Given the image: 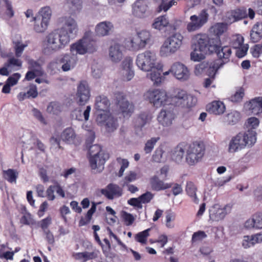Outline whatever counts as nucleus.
Returning a JSON list of instances; mask_svg holds the SVG:
<instances>
[{"mask_svg": "<svg viewBox=\"0 0 262 262\" xmlns=\"http://www.w3.org/2000/svg\"><path fill=\"white\" fill-rule=\"evenodd\" d=\"M62 26L46 35L43 42V52L50 55L64 49L75 38L78 32L77 21L71 16L60 18Z\"/></svg>", "mask_w": 262, "mask_h": 262, "instance_id": "obj_1", "label": "nucleus"}, {"mask_svg": "<svg viewBox=\"0 0 262 262\" xmlns=\"http://www.w3.org/2000/svg\"><path fill=\"white\" fill-rule=\"evenodd\" d=\"M217 39L210 38L206 34H198L192 38L193 51L191 53V59L198 61L201 59L202 54L213 53L216 49Z\"/></svg>", "mask_w": 262, "mask_h": 262, "instance_id": "obj_2", "label": "nucleus"}, {"mask_svg": "<svg viewBox=\"0 0 262 262\" xmlns=\"http://www.w3.org/2000/svg\"><path fill=\"white\" fill-rule=\"evenodd\" d=\"M98 46L91 31H86L81 39L71 44L70 47V52L76 56L77 54H92L96 52Z\"/></svg>", "mask_w": 262, "mask_h": 262, "instance_id": "obj_3", "label": "nucleus"}, {"mask_svg": "<svg viewBox=\"0 0 262 262\" xmlns=\"http://www.w3.org/2000/svg\"><path fill=\"white\" fill-rule=\"evenodd\" d=\"M256 141V135L254 132L239 133L230 141L228 151L230 153H234L244 149L246 146L251 147L255 144Z\"/></svg>", "mask_w": 262, "mask_h": 262, "instance_id": "obj_4", "label": "nucleus"}, {"mask_svg": "<svg viewBox=\"0 0 262 262\" xmlns=\"http://www.w3.org/2000/svg\"><path fill=\"white\" fill-rule=\"evenodd\" d=\"M183 36L176 33L168 37L160 47L159 54L161 57H169L180 50L183 45Z\"/></svg>", "mask_w": 262, "mask_h": 262, "instance_id": "obj_5", "label": "nucleus"}, {"mask_svg": "<svg viewBox=\"0 0 262 262\" xmlns=\"http://www.w3.org/2000/svg\"><path fill=\"white\" fill-rule=\"evenodd\" d=\"M205 151V146L200 142L186 144L185 162L189 166L196 165L202 160Z\"/></svg>", "mask_w": 262, "mask_h": 262, "instance_id": "obj_6", "label": "nucleus"}, {"mask_svg": "<svg viewBox=\"0 0 262 262\" xmlns=\"http://www.w3.org/2000/svg\"><path fill=\"white\" fill-rule=\"evenodd\" d=\"M136 63L139 69L144 72L158 68L157 55L154 52L149 50L139 53L137 56Z\"/></svg>", "mask_w": 262, "mask_h": 262, "instance_id": "obj_7", "label": "nucleus"}, {"mask_svg": "<svg viewBox=\"0 0 262 262\" xmlns=\"http://www.w3.org/2000/svg\"><path fill=\"white\" fill-rule=\"evenodd\" d=\"M144 99L154 107H161L168 103L166 92L161 89L149 90L144 95Z\"/></svg>", "mask_w": 262, "mask_h": 262, "instance_id": "obj_8", "label": "nucleus"}, {"mask_svg": "<svg viewBox=\"0 0 262 262\" xmlns=\"http://www.w3.org/2000/svg\"><path fill=\"white\" fill-rule=\"evenodd\" d=\"M208 14L206 10H203L198 15H193L190 16V21L187 25L188 32H193L200 29L208 20Z\"/></svg>", "mask_w": 262, "mask_h": 262, "instance_id": "obj_9", "label": "nucleus"}, {"mask_svg": "<svg viewBox=\"0 0 262 262\" xmlns=\"http://www.w3.org/2000/svg\"><path fill=\"white\" fill-rule=\"evenodd\" d=\"M232 205L227 204L222 206L215 204L209 209V217L212 221H220L224 219L226 215L231 212Z\"/></svg>", "mask_w": 262, "mask_h": 262, "instance_id": "obj_10", "label": "nucleus"}, {"mask_svg": "<svg viewBox=\"0 0 262 262\" xmlns=\"http://www.w3.org/2000/svg\"><path fill=\"white\" fill-rule=\"evenodd\" d=\"M96 121L100 125L104 126L108 132H114L118 126L117 120L109 112L98 114Z\"/></svg>", "mask_w": 262, "mask_h": 262, "instance_id": "obj_11", "label": "nucleus"}, {"mask_svg": "<svg viewBox=\"0 0 262 262\" xmlns=\"http://www.w3.org/2000/svg\"><path fill=\"white\" fill-rule=\"evenodd\" d=\"M170 71L176 79L181 81H187L190 77V73L188 68L180 62L173 63Z\"/></svg>", "mask_w": 262, "mask_h": 262, "instance_id": "obj_12", "label": "nucleus"}, {"mask_svg": "<svg viewBox=\"0 0 262 262\" xmlns=\"http://www.w3.org/2000/svg\"><path fill=\"white\" fill-rule=\"evenodd\" d=\"M176 117V115L173 108H163L157 116L158 122L163 126L168 127L171 125Z\"/></svg>", "mask_w": 262, "mask_h": 262, "instance_id": "obj_13", "label": "nucleus"}, {"mask_svg": "<svg viewBox=\"0 0 262 262\" xmlns=\"http://www.w3.org/2000/svg\"><path fill=\"white\" fill-rule=\"evenodd\" d=\"M123 47L122 45L115 42L108 49V58L113 63L120 62L123 58Z\"/></svg>", "mask_w": 262, "mask_h": 262, "instance_id": "obj_14", "label": "nucleus"}, {"mask_svg": "<svg viewBox=\"0 0 262 262\" xmlns=\"http://www.w3.org/2000/svg\"><path fill=\"white\" fill-rule=\"evenodd\" d=\"M90 89L85 81H81L77 86L76 100L79 105L85 104L90 97Z\"/></svg>", "mask_w": 262, "mask_h": 262, "instance_id": "obj_15", "label": "nucleus"}, {"mask_svg": "<svg viewBox=\"0 0 262 262\" xmlns=\"http://www.w3.org/2000/svg\"><path fill=\"white\" fill-rule=\"evenodd\" d=\"M148 3L146 0H137L132 6V12L134 16L143 18L147 15Z\"/></svg>", "mask_w": 262, "mask_h": 262, "instance_id": "obj_16", "label": "nucleus"}, {"mask_svg": "<svg viewBox=\"0 0 262 262\" xmlns=\"http://www.w3.org/2000/svg\"><path fill=\"white\" fill-rule=\"evenodd\" d=\"M246 111L254 115L262 113V97H256L245 103Z\"/></svg>", "mask_w": 262, "mask_h": 262, "instance_id": "obj_17", "label": "nucleus"}, {"mask_svg": "<svg viewBox=\"0 0 262 262\" xmlns=\"http://www.w3.org/2000/svg\"><path fill=\"white\" fill-rule=\"evenodd\" d=\"M78 61L77 56L72 53L64 54L60 60L62 64L61 69L64 72H68L73 69Z\"/></svg>", "mask_w": 262, "mask_h": 262, "instance_id": "obj_18", "label": "nucleus"}, {"mask_svg": "<svg viewBox=\"0 0 262 262\" xmlns=\"http://www.w3.org/2000/svg\"><path fill=\"white\" fill-rule=\"evenodd\" d=\"M115 97L118 104L124 115H130L134 110L133 104L127 100L122 93H116Z\"/></svg>", "mask_w": 262, "mask_h": 262, "instance_id": "obj_19", "label": "nucleus"}, {"mask_svg": "<svg viewBox=\"0 0 262 262\" xmlns=\"http://www.w3.org/2000/svg\"><path fill=\"white\" fill-rule=\"evenodd\" d=\"M101 192L108 199L113 200L114 198L121 196L123 194V189L118 185L111 183L105 188L102 189Z\"/></svg>", "mask_w": 262, "mask_h": 262, "instance_id": "obj_20", "label": "nucleus"}, {"mask_svg": "<svg viewBox=\"0 0 262 262\" xmlns=\"http://www.w3.org/2000/svg\"><path fill=\"white\" fill-rule=\"evenodd\" d=\"M89 161L93 173H99L103 170L105 162L103 155H94L90 156Z\"/></svg>", "mask_w": 262, "mask_h": 262, "instance_id": "obj_21", "label": "nucleus"}, {"mask_svg": "<svg viewBox=\"0 0 262 262\" xmlns=\"http://www.w3.org/2000/svg\"><path fill=\"white\" fill-rule=\"evenodd\" d=\"M114 25L109 21L98 23L95 27V33L97 36L104 37L110 35L113 31Z\"/></svg>", "mask_w": 262, "mask_h": 262, "instance_id": "obj_22", "label": "nucleus"}, {"mask_svg": "<svg viewBox=\"0 0 262 262\" xmlns=\"http://www.w3.org/2000/svg\"><path fill=\"white\" fill-rule=\"evenodd\" d=\"M215 46L216 49L214 52L216 53L220 59H223L222 61L219 60L220 63H224V64L227 63L229 61L232 53L231 48L229 46L221 47L217 40L215 43Z\"/></svg>", "mask_w": 262, "mask_h": 262, "instance_id": "obj_23", "label": "nucleus"}, {"mask_svg": "<svg viewBox=\"0 0 262 262\" xmlns=\"http://www.w3.org/2000/svg\"><path fill=\"white\" fill-rule=\"evenodd\" d=\"M122 73L125 80L129 81L134 76V71L133 70V59L127 57L122 62Z\"/></svg>", "mask_w": 262, "mask_h": 262, "instance_id": "obj_24", "label": "nucleus"}, {"mask_svg": "<svg viewBox=\"0 0 262 262\" xmlns=\"http://www.w3.org/2000/svg\"><path fill=\"white\" fill-rule=\"evenodd\" d=\"M185 153L186 154V144H179L171 150L172 160L178 164L182 163L185 161V159H184Z\"/></svg>", "mask_w": 262, "mask_h": 262, "instance_id": "obj_25", "label": "nucleus"}, {"mask_svg": "<svg viewBox=\"0 0 262 262\" xmlns=\"http://www.w3.org/2000/svg\"><path fill=\"white\" fill-rule=\"evenodd\" d=\"M149 183L152 190L159 191L168 189L172 187V183H165L157 176H154L149 179Z\"/></svg>", "mask_w": 262, "mask_h": 262, "instance_id": "obj_26", "label": "nucleus"}, {"mask_svg": "<svg viewBox=\"0 0 262 262\" xmlns=\"http://www.w3.org/2000/svg\"><path fill=\"white\" fill-rule=\"evenodd\" d=\"M206 110L210 114L220 115L225 112L226 107L223 102L213 101L206 105Z\"/></svg>", "mask_w": 262, "mask_h": 262, "instance_id": "obj_27", "label": "nucleus"}, {"mask_svg": "<svg viewBox=\"0 0 262 262\" xmlns=\"http://www.w3.org/2000/svg\"><path fill=\"white\" fill-rule=\"evenodd\" d=\"M91 111V107L90 105L86 106L84 110L81 107H78L72 112V118L79 121H88Z\"/></svg>", "mask_w": 262, "mask_h": 262, "instance_id": "obj_28", "label": "nucleus"}, {"mask_svg": "<svg viewBox=\"0 0 262 262\" xmlns=\"http://www.w3.org/2000/svg\"><path fill=\"white\" fill-rule=\"evenodd\" d=\"M99 251L94 249L92 251H84L83 252H78L73 254V257L76 260H79L81 262H85L89 260L93 259L98 256Z\"/></svg>", "mask_w": 262, "mask_h": 262, "instance_id": "obj_29", "label": "nucleus"}, {"mask_svg": "<svg viewBox=\"0 0 262 262\" xmlns=\"http://www.w3.org/2000/svg\"><path fill=\"white\" fill-rule=\"evenodd\" d=\"M124 45L127 50L132 51H137L144 48L136 35L126 39Z\"/></svg>", "mask_w": 262, "mask_h": 262, "instance_id": "obj_30", "label": "nucleus"}, {"mask_svg": "<svg viewBox=\"0 0 262 262\" xmlns=\"http://www.w3.org/2000/svg\"><path fill=\"white\" fill-rule=\"evenodd\" d=\"M262 38V23L257 22L252 27L250 31V40L255 43Z\"/></svg>", "mask_w": 262, "mask_h": 262, "instance_id": "obj_31", "label": "nucleus"}, {"mask_svg": "<svg viewBox=\"0 0 262 262\" xmlns=\"http://www.w3.org/2000/svg\"><path fill=\"white\" fill-rule=\"evenodd\" d=\"M110 103L107 98L104 96H99L96 97L95 100V108L97 111H102L105 113L108 112L107 111L110 106Z\"/></svg>", "mask_w": 262, "mask_h": 262, "instance_id": "obj_32", "label": "nucleus"}, {"mask_svg": "<svg viewBox=\"0 0 262 262\" xmlns=\"http://www.w3.org/2000/svg\"><path fill=\"white\" fill-rule=\"evenodd\" d=\"M76 135L72 128H66L60 135V139L68 144H73L76 140Z\"/></svg>", "mask_w": 262, "mask_h": 262, "instance_id": "obj_33", "label": "nucleus"}, {"mask_svg": "<svg viewBox=\"0 0 262 262\" xmlns=\"http://www.w3.org/2000/svg\"><path fill=\"white\" fill-rule=\"evenodd\" d=\"M65 6L69 9L71 14H75L81 10L82 2L81 0H67Z\"/></svg>", "mask_w": 262, "mask_h": 262, "instance_id": "obj_34", "label": "nucleus"}, {"mask_svg": "<svg viewBox=\"0 0 262 262\" xmlns=\"http://www.w3.org/2000/svg\"><path fill=\"white\" fill-rule=\"evenodd\" d=\"M227 25L225 23H219L214 24L210 29L211 33L215 35L218 38H216L219 42V38L224 32L227 31Z\"/></svg>", "mask_w": 262, "mask_h": 262, "instance_id": "obj_35", "label": "nucleus"}, {"mask_svg": "<svg viewBox=\"0 0 262 262\" xmlns=\"http://www.w3.org/2000/svg\"><path fill=\"white\" fill-rule=\"evenodd\" d=\"M33 20L35 22L34 29L36 32L43 33L47 29L49 23L42 20L40 17H33Z\"/></svg>", "mask_w": 262, "mask_h": 262, "instance_id": "obj_36", "label": "nucleus"}, {"mask_svg": "<svg viewBox=\"0 0 262 262\" xmlns=\"http://www.w3.org/2000/svg\"><path fill=\"white\" fill-rule=\"evenodd\" d=\"M224 63H220L219 61H214L208 62V68L206 70V74L212 78H214L217 70L222 68Z\"/></svg>", "mask_w": 262, "mask_h": 262, "instance_id": "obj_37", "label": "nucleus"}, {"mask_svg": "<svg viewBox=\"0 0 262 262\" xmlns=\"http://www.w3.org/2000/svg\"><path fill=\"white\" fill-rule=\"evenodd\" d=\"M169 25V21L166 15L159 16L155 19L152 24L154 28L160 30Z\"/></svg>", "mask_w": 262, "mask_h": 262, "instance_id": "obj_38", "label": "nucleus"}, {"mask_svg": "<svg viewBox=\"0 0 262 262\" xmlns=\"http://www.w3.org/2000/svg\"><path fill=\"white\" fill-rule=\"evenodd\" d=\"M187 93L186 91L177 89L175 91L173 96L172 97L173 101L175 102L178 104V105H182L183 103H184L185 99L187 98Z\"/></svg>", "mask_w": 262, "mask_h": 262, "instance_id": "obj_39", "label": "nucleus"}, {"mask_svg": "<svg viewBox=\"0 0 262 262\" xmlns=\"http://www.w3.org/2000/svg\"><path fill=\"white\" fill-rule=\"evenodd\" d=\"M186 191L187 194L191 198L192 200L195 203H199V200L196 194V188L192 182H188L187 183Z\"/></svg>", "mask_w": 262, "mask_h": 262, "instance_id": "obj_40", "label": "nucleus"}, {"mask_svg": "<svg viewBox=\"0 0 262 262\" xmlns=\"http://www.w3.org/2000/svg\"><path fill=\"white\" fill-rule=\"evenodd\" d=\"M136 35L138 37L143 47L144 48L150 40V33L147 30H142L138 32Z\"/></svg>", "mask_w": 262, "mask_h": 262, "instance_id": "obj_41", "label": "nucleus"}, {"mask_svg": "<svg viewBox=\"0 0 262 262\" xmlns=\"http://www.w3.org/2000/svg\"><path fill=\"white\" fill-rule=\"evenodd\" d=\"M240 119V114L238 112L233 111L228 114L224 118V121L228 124L233 125L236 123Z\"/></svg>", "mask_w": 262, "mask_h": 262, "instance_id": "obj_42", "label": "nucleus"}, {"mask_svg": "<svg viewBox=\"0 0 262 262\" xmlns=\"http://www.w3.org/2000/svg\"><path fill=\"white\" fill-rule=\"evenodd\" d=\"M29 64V68L36 72L37 75H42L43 74V71L41 68V66L40 63L33 59H29L28 61Z\"/></svg>", "mask_w": 262, "mask_h": 262, "instance_id": "obj_43", "label": "nucleus"}, {"mask_svg": "<svg viewBox=\"0 0 262 262\" xmlns=\"http://www.w3.org/2000/svg\"><path fill=\"white\" fill-rule=\"evenodd\" d=\"M3 177L9 182L15 183L18 177V172L13 169H9L3 171Z\"/></svg>", "mask_w": 262, "mask_h": 262, "instance_id": "obj_44", "label": "nucleus"}, {"mask_svg": "<svg viewBox=\"0 0 262 262\" xmlns=\"http://www.w3.org/2000/svg\"><path fill=\"white\" fill-rule=\"evenodd\" d=\"M150 228L145 230L142 232H139L135 236L136 241L141 244H146L147 237L149 236Z\"/></svg>", "mask_w": 262, "mask_h": 262, "instance_id": "obj_45", "label": "nucleus"}, {"mask_svg": "<svg viewBox=\"0 0 262 262\" xmlns=\"http://www.w3.org/2000/svg\"><path fill=\"white\" fill-rule=\"evenodd\" d=\"M52 15V11L49 7H45L42 8L39 11V14L37 17H40L42 20H43L49 23Z\"/></svg>", "mask_w": 262, "mask_h": 262, "instance_id": "obj_46", "label": "nucleus"}, {"mask_svg": "<svg viewBox=\"0 0 262 262\" xmlns=\"http://www.w3.org/2000/svg\"><path fill=\"white\" fill-rule=\"evenodd\" d=\"M160 140V137H152L148 140L144 147V151L146 154L150 153L153 150L156 144Z\"/></svg>", "mask_w": 262, "mask_h": 262, "instance_id": "obj_47", "label": "nucleus"}, {"mask_svg": "<svg viewBox=\"0 0 262 262\" xmlns=\"http://www.w3.org/2000/svg\"><path fill=\"white\" fill-rule=\"evenodd\" d=\"M149 117L148 114L142 113L140 114L136 121V126L138 127L142 128L148 122Z\"/></svg>", "mask_w": 262, "mask_h": 262, "instance_id": "obj_48", "label": "nucleus"}, {"mask_svg": "<svg viewBox=\"0 0 262 262\" xmlns=\"http://www.w3.org/2000/svg\"><path fill=\"white\" fill-rule=\"evenodd\" d=\"M208 68V62L203 61L195 66L194 73L195 75L200 76L204 73H206L207 69Z\"/></svg>", "mask_w": 262, "mask_h": 262, "instance_id": "obj_49", "label": "nucleus"}, {"mask_svg": "<svg viewBox=\"0 0 262 262\" xmlns=\"http://www.w3.org/2000/svg\"><path fill=\"white\" fill-rule=\"evenodd\" d=\"M177 3V2L175 0H171L170 1L165 0V1H163L162 3H160V5L158 7V11L161 12L162 11H164L165 12H166L172 6L176 5Z\"/></svg>", "mask_w": 262, "mask_h": 262, "instance_id": "obj_50", "label": "nucleus"}, {"mask_svg": "<svg viewBox=\"0 0 262 262\" xmlns=\"http://www.w3.org/2000/svg\"><path fill=\"white\" fill-rule=\"evenodd\" d=\"M176 217V214L171 211H168L166 215V224L167 228L171 229L174 228V224L173 222L175 220Z\"/></svg>", "mask_w": 262, "mask_h": 262, "instance_id": "obj_51", "label": "nucleus"}, {"mask_svg": "<svg viewBox=\"0 0 262 262\" xmlns=\"http://www.w3.org/2000/svg\"><path fill=\"white\" fill-rule=\"evenodd\" d=\"M156 84H159L161 83L163 77L161 76L160 73L158 71H153L147 75Z\"/></svg>", "mask_w": 262, "mask_h": 262, "instance_id": "obj_52", "label": "nucleus"}, {"mask_svg": "<svg viewBox=\"0 0 262 262\" xmlns=\"http://www.w3.org/2000/svg\"><path fill=\"white\" fill-rule=\"evenodd\" d=\"M254 240V238L253 235L251 236H244L242 241L243 247L245 249H247L252 246H254L256 244V243Z\"/></svg>", "mask_w": 262, "mask_h": 262, "instance_id": "obj_53", "label": "nucleus"}, {"mask_svg": "<svg viewBox=\"0 0 262 262\" xmlns=\"http://www.w3.org/2000/svg\"><path fill=\"white\" fill-rule=\"evenodd\" d=\"M137 179V174L134 171H130L124 177L123 180L122 187L135 181Z\"/></svg>", "mask_w": 262, "mask_h": 262, "instance_id": "obj_54", "label": "nucleus"}, {"mask_svg": "<svg viewBox=\"0 0 262 262\" xmlns=\"http://www.w3.org/2000/svg\"><path fill=\"white\" fill-rule=\"evenodd\" d=\"M164 151L161 148H158L155 150L152 159L155 162H161L165 160L164 156Z\"/></svg>", "mask_w": 262, "mask_h": 262, "instance_id": "obj_55", "label": "nucleus"}, {"mask_svg": "<svg viewBox=\"0 0 262 262\" xmlns=\"http://www.w3.org/2000/svg\"><path fill=\"white\" fill-rule=\"evenodd\" d=\"M60 136L57 135L53 136L50 140V142L51 145V148L53 150H57L58 149L61 148V146L60 145Z\"/></svg>", "mask_w": 262, "mask_h": 262, "instance_id": "obj_56", "label": "nucleus"}, {"mask_svg": "<svg viewBox=\"0 0 262 262\" xmlns=\"http://www.w3.org/2000/svg\"><path fill=\"white\" fill-rule=\"evenodd\" d=\"M117 161L121 165V167L118 172V176L121 177L123 176L125 169L128 167L129 162L127 159L121 158H118Z\"/></svg>", "mask_w": 262, "mask_h": 262, "instance_id": "obj_57", "label": "nucleus"}, {"mask_svg": "<svg viewBox=\"0 0 262 262\" xmlns=\"http://www.w3.org/2000/svg\"><path fill=\"white\" fill-rule=\"evenodd\" d=\"M14 44L15 55L16 57H19L21 56L24 49L27 46V45L19 41L14 42Z\"/></svg>", "mask_w": 262, "mask_h": 262, "instance_id": "obj_58", "label": "nucleus"}, {"mask_svg": "<svg viewBox=\"0 0 262 262\" xmlns=\"http://www.w3.org/2000/svg\"><path fill=\"white\" fill-rule=\"evenodd\" d=\"M232 46L235 49L239 48L246 44L244 43V38L242 36L238 35L232 40Z\"/></svg>", "mask_w": 262, "mask_h": 262, "instance_id": "obj_59", "label": "nucleus"}, {"mask_svg": "<svg viewBox=\"0 0 262 262\" xmlns=\"http://www.w3.org/2000/svg\"><path fill=\"white\" fill-rule=\"evenodd\" d=\"M232 178L231 176L227 177H221L216 179L213 182L214 185L217 187H221L229 182Z\"/></svg>", "mask_w": 262, "mask_h": 262, "instance_id": "obj_60", "label": "nucleus"}, {"mask_svg": "<svg viewBox=\"0 0 262 262\" xmlns=\"http://www.w3.org/2000/svg\"><path fill=\"white\" fill-rule=\"evenodd\" d=\"M21 75L20 74L17 73H14L7 79L6 82L9 84L11 86H13L17 83Z\"/></svg>", "mask_w": 262, "mask_h": 262, "instance_id": "obj_61", "label": "nucleus"}, {"mask_svg": "<svg viewBox=\"0 0 262 262\" xmlns=\"http://www.w3.org/2000/svg\"><path fill=\"white\" fill-rule=\"evenodd\" d=\"M32 113L34 117H35L41 123L44 125L47 124V122L40 111L37 108H34L32 110Z\"/></svg>", "mask_w": 262, "mask_h": 262, "instance_id": "obj_62", "label": "nucleus"}, {"mask_svg": "<svg viewBox=\"0 0 262 262\" xmlns=\"http://www.w3.org/2000/svg\"><path fill=\"white\" fill-rule=\"evenodd\" d=\"M244 95V90L241 88L236 91L234 95L231 96V100L234 102H240L242 100Z\"/></svg>", "mask_w": 262, "mask_h": 262, "instance_id": "obj_63", "label": "nucleus"}, {"mask_svg": "<svg viewBox=\"0 0 262 262\" xmlns=\"http://www.w3.org/2000/svg\"><path fill=\"white\" fill-rule=\"evenodd\" d=\"M250 51L253 57L258 58L262 53V43L254 45L251 48Z\"/></svg>", "mask_w": 262, "mask_h": 262, "instance_id": "obj_64", "label": "nucleus"}]
</instances>
